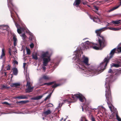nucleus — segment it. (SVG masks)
<instances>
[{
	"instance_id": "nucleus-1",
	"label": "nucleus",
	"mask_w": 121,
	"mask_h": 121,
	"mask_svg": "<svg viewBox=\"0 0 121 121\" xmlns=\"http://www.w3.org/2000/svg\"><path fill=\"white\" fill-rule=\"evenodd\" d=\"M104 29V28L96 30L95 31L97 36H98V43L96 44V45H97L98 46H93V48L94 49L96 50L101 49L107 45V41L105 38L103 36L100 35L101 32L105 30V29Z\"/></svg>"
},
{
	"instance_id": "nucleus-2",
	"label": "nucleus",
	"mask_w": 121,
	"mask_h": 121,
	"mask_svg": "<svg viewBox=\"0 0 121 121\" xmlns=\"http://www.w3.org/2000/svg\"><path fill=\"white\" fill-rule=\"evenodd\" d=\"M105 85L106 89L105 96L106 101L110 110L111 111L113 112L112 107L113 106L111 103L112 102V99L110 88L111 86V82L109 81L108 82L106 81Z\"/></svg>"
},
{
	"instance_id": "nucleus-3",
	"label": "nucleus",
	"mask_w": 121,
	"mask_h": 121,
	"mask_svg": "<svg viewBox=\"0 0 121 121\" xmlns=\"http://www.w3.org/2000/svg\"><path fill=\"white\" fill-rule=\"evenodd\" d=\"M109 61L107 58H105L104 60V62L100 64V66L97 69H91V70L95 72L100 73L103 71L105 69Z\"/></svg>"
},
{
	"instance_id": "nucleus-4",
	"label": "nucleus",
	"mask_w": 121,
	"mask_h": 121,
	"mask_svg": "<svg viewBox=\"0 0 121 121\" xmlns=\"http://www.w3.org/2000/svg\"><path fill=\"white\" fill-rule=\"evenodd\" d=\"M71 97L74 100L73 102H75L76 101L77 98H78L80 101L82 102H83L84 99H85V97L80 94H75L74 95H72Z\"/></svg>"
},
{
	"instance_id": "nucleus-5",
	"label": "nucleus",
	"mask_w": 121,
	"mask_h": 121,
	"mask_svg": "<svg viewBox=\"0 0 121 121\" xmlns=\"http://www.w3.org/2000/svg\"><path fill=\"white\" fill-rule=\"evenodd\" d=\"M117 50L118 52H119V50L120 52H121V47L118 48L117 49L116 48H114L111 51L109 54V56H107L106 57L109 61L111 58L112 57Z\"/></svg>"
},
{
	"instance_id": "nucleus-6",
	"label": "nucleus",
	"mask_w": 121,
	"mask_h": 121,
	"mask_svg": "<svg viewBox=\"0 0 121 121\" xmlns=\"http://www.w3.org/2000/svg\"><path fill=\"white\" fill-rule=\"evenodd\" d=\"M54 84L52 86H51L52 88H55L57 87L60 85L59 84H57L56 83V82L54 81L49 83H46L42 84L41 86H43L44 85H47L48 86H50Z\"/></svg>"
},
{
	"instance_id": "nucleus-7",
	"label": "nucleus",
	"mask_w": 121,
	"mask_h": 121,
	"mask_svg": "<svg viewBox=\"0 0 121 121\" xmlns=\"http://www.w3.org/2000/svg\"><path fill=\"white\" fill-rule=\"evenodd\" d=\"M77 61L79 63L83 62L87 66H88L90 65L88 63L89 59L87 57H84L83 61H82V59L79 57Z\"/></svg>"
},
{
	"instance_id": "nucleus-8",
	"label": "nucleus",
	"mask_w": 121,
	"mask_h": 121,
	"mask_svg": "<svg viewBox=\"0 0 121 121\" xmlns=\"http://www.w3.org/2000/svg\"><path fill=\"white\" fill-rule=\"evenodd\" d=\"M111 67H114L116 68H117L119 67H121V57H120V59L118 60L117 63H112L111 65ZM120 69H121V68Z\"/></svg>"
},
{
	"instance_id": "nucleus-9",
	"label": "nucleus",
	"mask_w": 121,
	"mask_h": 121,
	"mask_svg": "<svg viewBox=\"0 0 121 121\" xmlns=\"http://www.w3.org/2000/svg\"><path fill=\"white\" fill-rule=\"evenodd\" d=\"M43 59V65L47 66L48 64L50 61L51 59L49 57H47L46 58H44Z\"/></svg>"
},
{
	"instance_id": "nucleus-10",
	"label": "nucleus",
	"mask_w": 121,
	"mask_h": 121,
	"mask_svg": "<svg viewBox=\"0 0 121 121\" xmlns=\"http://www.w3.org/2000/svg\"><path fill=\"white\" fill-rule=\"evenodd\" d=\"M84 44L85 45H86L87 48H89L90 47H91L93 49H94L93 48V46H98L97 45H96V44H93L92 43H90L88 41H87L85 42Z\"/></svg>"
},
{
	"instance_id": "nucleus-11",
	"label": "nucleus",
	"mask_w": 121,
	"mask_h": 121,
	"mask_svg": "<svg viewBox=\"0 0 121 121\" xmlns=\"http://www.w3.org/2000/svg\"><path fill=\"white\" fill-rule=\"evenodd\" d=\"M81 2V0H75L73 5L76 7H79L80 8V6L79 5Z\"/></svg>"
},
{
	"instance_id": "nucleus-12",
	"label": "nucleus",
	"mask_w": 121,
	"mask_h": 121,
	"mask_svg": "<svg viewBox=\"0 0 121 121\" xmlns=\"http://www.w3.org/2000/svg\"><path fill=\"white\" fill-rule=\"evenodd\" d=\"M12 0H7L8 6L9 8L11 9V10L13 9V7L14 6L12 2Z\"/></svg>"
},
{
	"instance_id": "nucleus-13",
	"label": "nucleus",
	"mask_w": 121,
	"mask_h": 121,
	"mask_svg": "<svg viewBox=\"0 0 121 121\" xmlns=\"http://www.w3.org/2000/svg\"><path fill=\"white\" fill-rule=\"evenodd\" d=\"M51 78L50 77H49L47 75H43L42 76V77L40 78V80H41L42 79H43L45 80H50Z\"/></svg>"
},
{
	"instance_id": "nucleus-14",
	"label": "nucleus",
	"mask_w": 121,
	"mask_h": 121,
	"mask_svg": "<svg viewBox=\"0 0 121 121\" xmlns=\"http://www.w3.org/2000/svg\"><path fill=\"white\" fill-rule=\"evenodd\" d=\"M15 98L19 99H28V97L26 95H22L17 96Z\"/></svg>"
},
{
	"instance_id": "nucleus-15",
	"label": "nucleus",
	"mask_w": 121,
	"mask_h": 121,
	"mask_svg": "<svg viewBox=\"0 0 121 121\" xmlns=\"http://www.w3.org/2000/svg\"><path fill=\"white\" fill-rule=\"evenodd\" d=\"M34 88V87H28L25 90V92L26 93L31 92L33 91Z\"/></svg>"
},
{
	"instance_id": "nucleus-16",
	"label": "nucleus",
	"mask_w": 121,
	"mask_h": 121,
	"mask_svg": "<svg viewBox=\"0 0 121 121\" xmlns=\"http://www.w3.org/2000/svg\"><path fill=\"white\" fill-rule=\"evenodd\" d=\"M80 49L81 50H84L85 49L88 48L86 45H85V44L83 43L81 44V45L80 46Z\"/></svg>"
},
{
	"instance_id": "nucleus-17",
	"label": "nucleus",
	"mask_w": 121,
	"mask_h": 121,
	"mask_svg": "<svg viewBox=\"0 0 121 121\" xmlns=\"http://www.w3.org/2000/svg\"><path fill=\"white\" fill-rule=\"evenodd\" d=\"M51 113V112L50 110H48L44 112H43V114L44 116L46 117L48 115L50 114Z\"/></svg>"
},
{
	"instance_id": "nucleus-18",
	"label": "nucleus",
	"mask_w": 121,
	"mask_h": 121,
	"mask_svg": "<svg viewBox=\"0 0 121 121\" xmlns=\"http://www.w3.org/2000/svg\"><path fill=\"white\" fill-rule=\"evenodd\" d=\"M5 55L4 48H2V52L1 56H0V59H2L3 57L5 56Z\"/></svg>"
},
{
	"instance_id": "nucleus-19",
	"label": "nucleus",
	"mask_w": 121,
	"mask_h": 121,
	"mask_svg": "<svg viewBox=\"0 0 121 121\" xmlns=\"http://www.w3.org/2000/svg\"><path fill=\"white\" fill-rule=\"evenodd\" d=\"M26 79L27 80L26 86H27V87H31L30 82L29 81L30 78L29 77H28V78L27 77Z\"/></svg>"
},
{
	"instance_id": "nucleus-20",
	"label": "nucleus",
	"mask_w": 121,
	"mask_h": 121,
	"mask_svg": "<svg viewBox=\"0 0 121 121\" xmlns=\"http://www.w3.org/2000/svg\"><path fill=\"white\" fill-rule=\"evenodd\" d=\"M42 97V95H40L35 97L32 98H31V99L35 100H38L41 99Z\"/></svg>"
},
{
	"instance_id": "nucleus-21",
	"label": "nucleus",
	"mask_w": 121,
	"mask_h": 121,
	"mask_svg": "<svg viewBox=\"0 0 121 121\" xmlns=\"http://www.w3.org/2000/svg\"><path fill=\"white\" fill-rule=\"evenodd\" d=\"M13 74L15 75H17L18 73V71L17 69L16 68H13Z\"/></svg>"
},
{
	"instance_id": "nucleus-22",
	"label": "nucleus",
	"mask_w": 121,
	"mask_h": 121,
	"mask_svg": "<svg viewBox=\"0 0 121 121\" xmlns=\"http://www.w3.org/2000/svg\"><path fill=\"white\" fill-rule=\"evenodd\" d=\"M29 102L28 100L21 101H17V103H21L22 104H25L28 103Z\"/></svg>"
},
{
	"instance_id": "nucleus-23",
	"label": "nucleus",
	"mask_w": 121,
	"mask_h": 121,
	"mask_svg": "<svg viewBox=\"0 0 121 121\" xmlns=\"http://www.w3.org/2000/svg\"><path fill=\"white\" fill-rule=\"evenodd\" d=\"M48 53V52H45L42 55L41 57L42 59L44 58H46Z\"/></svg>"
},
{
	"instance_id": "nucleus-24",
	"label": "nucleus",
	"mask_w": 121,
	"mask_h": 121,
	"mask_svg": "<svg viewBox=\"0 0 121 121\" xmlns=\"http://www.w3.org/2000/svg\"><path fill=\"white\" fill-rule=\"evenodd\" d=\"M16 25L17 28V32L19 34H21L22 33V28L21 27H20L19 28H18V24H17V25L16 24Z\"/></svg>"
},
{
	"instance_id": "nucleus-25",
	"label": "nucleus",
	"mask_w": 121,
	"mask_h": 121,
	"mask_svg": "<svg viewBox=\"0 0 121 121\" xmlns=\"http://www.w3.org/2000/svg\"><path fill=\"white\" fill-rule=\"evenodd\" d=\"M120 4L118 5V6H115L114 7H113L112 9H111V10H110V11H111L117 8H118V7H119L121 5V0H120Z\"/></svg>"
},
{
	"instance_id": "nucleus-26",
	"label": "nucleus",
	"mask_w": 121,
	"mask_h": 121,
	"mask_svg": "<svg viewBox=\"0 0 121 121\" xmlns=\"http://www.w3.org/2000/svg\"><path fill=\"white\" fill-rule=\"evenodd\" d=\"M115 115L116 116V119L118 121H121V118L119 116L117 111V112H116Z\"/></svg>"
},
{
	"instance_id": "nucleus-27",
	"label": "nucleus",
	"mask_w": 121,
	"mask_h": 121,
	"mask_svg": "<svg viewBox=\"0 0 121 121\" xmlns=\"http://www.w3.org/2000/svg\"><path fill=\"white\" fill-rule=\"evenodd\" d=\"M53 91H52V92L51 93H50L49 94L48 96H47L45 98V99H44V101H46L48 99H49L51 97V95L52 93L53 92Z\"/></svg>"
},
{
	"instance_id": "nucleus-28",
	"label": "nucleus",
	"mask_w": 121,
	"mask_h": 121,
	"mask_svg": "<svg viewBox=\"0 0 121 121\" xmlns=\"http://www.w3.org/2000/svg\"><path fill=\"white\" fill-rule=\"evenodd\" d=\"M93 21L95 22H97L96 20H98V21L100 22V20H99V19L98 17H93Z\"/></svg>"
},
{
	"instance_id": "nucleus-29",
	"label": "nucleus",
	"mask_w": 121,
	"mask_h": 121,
	"mask_svg": "<svg viewBox=\"0 0 121 121\" xmlns=\"http://www.w3.org/2000/svg\"><path fill=\"white\" fill-rule=\"evenodd\" d=\"M121 20H120L118 21H113L112 22V23L113 24H118L120 23L121 22Z\"/></svg>"
},
{
	"instance_id": "nucleus-30",
	"label": "nucleus",
	"mask_w": 121,
	"mask_h": 121,
	"mask_svg": "<svg viewBox=\"0 0 121 121\" xmlns=\"http://www.w3.org/2000/svg\"><path fill=\"white\" fill-rule=\"evenodd\" d=\"M114 28L113 27H104V29H105V30L108 29H109L110 30H113L114 29Z\"/></svg>"
},
{
	"instance_id": "nucleus-31",
	"label": "nucleus",
	"mask_w": 121,
	"mask_h": 121,
	"mask_svg": "<svg viewBox=\"0 0 121 121\" xmlns=\"http://www.w3.org/2000/svg\"><path fill=\"white\" fill-rule=\"evenodd\" d=\"M3 28L4 30H9V27L7 25L4 26Z\"/></svg>"
},
{
	"instance_id": "nucleus-32",
	"label": "nucleus",
	"mask_w": 121,
	"mask_h": 121,
	"mask_svg": "<svg viewBox=\"0 0 121 121\" xmlns=\"http://www.w3.org/2000/svg\"><path fill=\"white\" fill-rule=\"evenodd\" d=\"M32 56L33 58L35 60H37L38 59L37 55L36 54L33 55Z\"/></svg>"
},
{
	"instance_id": "nucleus-33",
	"label": "nucleus",
	"mask_w": 121,
	"mask_h": 121,
	"mask_svg": "<svg viewBox=\"0 0 121 121\" xmlns=\"http://www.w3.org/2000/svg\"><path fill=\"white\" fill-rule=\"evenodd\" d=\"M86 120L85 117H82L81 118L80 121H85Z\"/></svg>"
},
{
	"instance_id": "nucleus-34",
	"label": "nucleus",
	"mask_w": 121,
	"mask_h": 121,
	"mask_svg": "<svg viewBox=\"0 0 121 121\" xmlns=\"http://www.w3.org/2000/svg\"><path fill=\"white\" fill-rule=\"evenodd\" d=\"M14 85L15 87H17L18 86H20V83H14Z\"/></svg>"
},
{
	"instance_id": "nucleus-35",
	"label": "nucleus",
	"mask_w": 121,
	"mask_h": 121,
	"mask_svg": "<svg viewBox=\"0 0 121 121\" xmlns=\"http://www.w3.org/2000/svg\"><path fill=\"white\" fill-rule=\"evenodd\" d=\"M21 36L24 39H25L27 37L25 35V33L22 34L21 35Z\"/></svg>"
},
{
	"instance_id": "nucleus-36",
	"label": "nucleus",
	"mask_w": 121,
	"mask_h": 121,
	"mask_svg": "<svg viewBox=\"0 0 121 121\" xmlns=\"http://www.w3.org/2000/svg\"><path fill=\"white\" fill-rule=\"evenodd\" d=\"M27 53L28 55H30V49H27Z\"/></svg>"
},
{
	"instance_id": "nucleus-37",
	"label": "nucleus",
	"mask_w": 121,
	"mask_h": 121,
	"mask_svg": "<svg viewBox=\"0 0 121 121\" xmlns=\"http://www.w3.org/2000/svg\"><path fill=\"white\" fill-rule=\"evenodd\" d=\"M2 104H6L8 105H10V104H9L8 103L6 102H2Z\"/></svg>"
},
{
	"instance_id": "nucleus-38",
	"label": "nucleus",
	"mask_w": 121,
	"mask_h": 121,
	"mask_svg": "<svg viewBox=\"0 0 121 121\" xmlns=\"http://www.w3.org/2000/svg\"><path fill=\"white\" fill-rule=\"evenodd\" d=\"M53 106V105L50 103H49L47 105V107H52Z\"/></svg>"
},
{
	"instance_id": "nucleus-39",
	"label": "nucleus",
	"mask_w": 121,
	"mask_h": 121,
	"mask_svg": "<svg viewBox=\"0 0 121 121\" xmlns=\"http://www.w3.org/2000/svg\"><path fill=\"white\" fill-rule=\"evenodd\" d=\"M6 68L7 70H10V66L9 65H8L6 67Z\"/></svg>"
},
{
	"instance_id": "nucleus-40",
	"label": "nucleus",
	"mask_w": 121,
	"mask_h": 121,
	"mask_svg": "<svg viewBox=\"0 0 121 121\" xmlns=\"http://www.w3.org/2000/svg\"><path fill=\"white\" fill-rule=\"evenodd\" d=\"M30 46L31 48H33L34 46V45L33 43H32L30 45Z\"/></svg>"
},
{
	"instance_id": "nucleus-41",
	"label": "nucleus",
	"mask_w": 121,
	"mask_h": 121,
	"mask_svg": "<svg viewBox=\"0 0 121 121\" xmlns=\"http://www.w3.org/2000/svg\"><path fill=\"white\" fill-rule=\"evenodd\" d=\"M121 72L119 71L116 73L115 74V75H116V76H118L119 75L121 74Z\"/></svg>"
},
{
	"instance_id": "nucleus-42",
	"label": "nucleus",
	"mask_w": 121,
	"mask_h": 121,
	"mask_svg": "<svg viewBox=\"0 0 121 121\" xmlns=\"http://www.w3.org/2000/svg\"><path fill=\"white\" fill-rule=\"evenodd\" d=\"M45 66H46L44 65H43V66L42 67V69L44 72L45 71L46 69V67H45Z\"/></svg>"
},
{
	"instance_id": "nucleus-43",
	"label": "nucleus",
	"mask_w": 121,
	"mask_h": 121,
	"mask_svg": "<svg viewBox=\"0 0 121 121\" xmlns=\"http://www.w3.org/2000/svg\"><path fill=\"white\" fill-rule=\"evenodd\" d=\"M121 28H114V29L113 31H118Z\"/></svg>"
},
{
	"instance_id": "nucleus-44",
	"label": "nucleus",
	"mask_w": 121,
	"mask_h": 121,
	"mask_svg": "<svg viewBox=\"0 0 121 121\" xmlns=\"http://www.w3.org/2000/svg\"><path fill=\"white\" fill-rule=\"evenodd\" d=\"M91 121H96L95 118L93 116L91 117Z\"/></svg>"
},
{
	"instance_id": "nucleus-45",
	"label": "nucleus",
	"mask_w": 121,
	"mask_h": 121,
	"mask_svg": "<svg viewBox=\"0 0 121 121\" xmlns=\"http://www.w3.org/2000/svg\"><path fill=\"white\" fill-rule=\"evenodd\" d=\"M13 39L14 41V42L17 41V39L15 36H14L13 38Z\"/></svg>"
},
{
	"instance_id": "nucleus-46",
	"label": "nucleus",
	"mask_w": 121,
	"mask_h": 121,
	"mask_svg": "<svg viewBox=\"0 0 121 121\" xmlns=\"http://www.w3.org/2000/svg\"><path fill=\"white\" fill-rule=\"evenodd\" d=\"M113 71L112 70L110 69H109L108 71V73H113Z\"/></svg>"
},
{
	"instance_id": "nucleus-47",
	"label": "nucleus",
	"mask_w": 121,
	"mask_h": 121,
	"mask_svg": "<svg viewBox=\"0 0 121 121\" xmlns=\"http://www.w3.org/2000/svg\"><path fill=\"white\" fill-rule=\"evenodd\" d=\"M2 88H4V89H5L6 88H7V87L6 86H5L4 85H3L2 86Z\"/></svg>"
},
{
	"instance_id": "nucleus-48",
	"label": "nucleus",
	"mask_w": 121,
	"mask_h": 121,
	"mask_svg": "<svg viewBox=\"0 0 121 121\" xmlns=\"http://www.w3.org/2000/svg\"><path fill=\"white\" fill-rule=\"evenodd\" d=\"M14 64H16L17 65L18 64V62L16 60H15L14 61Z\"/></svg>"
},
{
	"instance_id": "nucleus-49",
	"label": "nucleus",
	"mask_w": 121,
	"mask_h": 121,
	"mask_svg": "<svg viewBox=\"0 0 121 121\" xmlns=\"http://www.w3.org/2000/svg\"><path fill=\"white\" fill-rule=\"evenodd\" d=\"M87 2H82V4H83L84 5H85L87 4Z\"/></svg>"
},
{
	"instance_id": "nucleus-50",
	"label": "nucleus",
	"mask_w": 121,
	"mask_h": 121,
	"mask_svg": "<svg viewBox=\"0 0 121 121\" xmlns=\"http://www.w3.org/2000/svg\"><path fill=\"white\" fill-rule=\"evenodd\" d=\"M79 67V68H80L81 69H82L83 70H84V69L85 68V67L84 66H83L81 68L80 67V66H78Z\"/></svg>"
},
{
	"instance_id": "nucleus-51",
	"label": "nucleus",
	"mask_w": 121,
	"mask_h": 121,
	"mask_svg": "<svg viewBox=\"0 0 121 121\" xmlns=\"http://www.w3.org/2000/svg\"><path fill=\"white\" fill-rule=\"evenodd\" d=\"M10 86L12 87H15L14 83L11 84L10 85Z\"/></svg>"
},
{
	"instance_id": "nucleus-52",
	"label": "nucleus",
	"mask_w": 121,
	"mask_h": 121,
	"mask_svg": "<svg viewBox=\"0 0 121 121\" xmlns=\"http://www.w3.org/2000/svg\"><path fill=\"white\" fill-rule=\"evenodd\" d=\"M94 8H95V9L96 10H98V7H97L96 6H95V7H94Z\"/></svg>"
},
{
	"instance_id": "nucleus-53",
	"label": "nucleus",
	"mask_w": 121,
	"mask_h": 121,
	"mask_svg": "<svg viewBox=\"0 0 121 121\" xmlns=\"http://www.w3.org/2000/svg\"><path fill=\"white\" fill-rule=\"evenodd\" d=\"M17 41L14 42V46H16L17 44Z\"/></svg>"
},
{
	"instance_id": "nucleus-54",
	"label": "nucleus",
	"mask_w": 121,
	"mask_h": 121,
	"mask_svg": "<svg viewBox=\"0 0 121 121\" xmlns=\"http://www.w3.org/2000/svg\"><path fill=\"white\" fill-rule=\"evenodd\" d=\"M7 72H4V76H6L7 77Z\"/></svg>"
},
{
	"instance_id": "nucleus-55",
	"label": "nucleus",
	"mask_w": 121,
	"mask_h": 121,
	"mask_svg": "<svg viewBox=\"0 0 121 121\" xmlns=\"http://www.w3.org/2000/svg\"><path fill=\"white\" fill-rule=\"evenodd\" d=\"M11 49L10 48H9V52H11Z\"/></svg>"
},
{
	"instance_id": "nucleus-56",
	"label": "nucleus",
	"mask_w": 121,
	"mask_h": 121,
	"mask_svg": "<svg viewBox=\"0 0 121 121\" xmlns=\"http://www.w3.org/2000/svg\"><path fill=\"white\" fill-rule=\"evenodd\" d=\"M26 65V63H23V67H24V68L25 67Z\"/></svg>"
},
{
	"instance_id": "nucleus-57",
	"label": "nucleus",
	"mask_w": 121,
	"mask_h": 121,
	"mask_svg": "<svg viewBox=\"0 0 121 121\" xmlns=\"http://www.w3.org/2000/svg\"><path fill=\"white\" fill-rule=\"evenodd\" d=\"M81 108H82V111H83L84 110H83V106H81Z\"/></svg>"
},
{
	"instance_id": "nucleus-58",
	"label": "nucleus",
	"mask_w": 121,
	"mask_h": 121,
	"mask_svg": "<svg viewBox=\"0 0 121 121\" xmlns=\"http://www.w3.org/2000/svg\"><path fill=\"white\" fill-rule=\"evenodd\" d=\"M9 54L10 55V56H11V52H9Z\"/></svg>"
},
{
	"instance_id": "nucleus-59",
	"label": "nucleus",
	"mask_w": 121,
	"mask_h": 121,
	"mask_svg": "<svg viewBox=\"0 0 121 121\" xmlns=\"http://www.w3.org/2000/svg\"><path fill=\"white\" fill-rule=\"evenodd\" d=\"M109 23H107V25L106 26H109Z\"/></svg>"
},
{
	"instance_id": "nucleus-60",
	"label": "nucleus",
	"mask_w": 121,
	"mask_h": 121,
	"mask_svg": "<svg viewBox=\"0 0 121 121\" xmlns=\"http://www.w3.org/2000/svg\"><path fill=\"white\" fill-rule=\"evenodd\" d=\"M63 119V118H62L61 119V120H60V121H62V120Z\"/></svg>"
},
{
	"instance_id": "nucleus-61",
	"label": "nucleus",
	"mask_w": 121,
	"mask_h": 121,
	"mask_svg": "<svg viewBox=\"0 0 121 121\" xmlns=\"http://www.w3.org/2000/svg\"><path fill=\"white\" fill-rule=\"evenodd\" d=\"M96 109H97L96 108H93V109H93V110H94V109L96 110Z\"/></svg>"
},
{
	"instance_id": "nucleus-62",
	"label": "nucleus",
	"mask_w": 121,
	"mask_h": 121,
	"mask_svg": "<svg viewBox=\"0 0 121 121\" xmlns=\"http://www.w3.org/2000/svg\"><path fill=\"white\" fill-rule=\"evenodd\" d=\"M66 120V119H64V121H65Z\"/></svg>"
},
{
	"instance_id": "nucleus-63",
	"label": "nucleus",
	"mask_w": 121,
	"mask_h": 121,
	"mask_svg": "<svg viewBox=\"0 0 121 121\" xmlns=\"http://www.w3.org/2000/svg\"><path fill=\"white\" fill-rule=\"evenodd\" d=\"M88 6L89 7H90V5H88Z\"/></svg>"
},
{
	"instance_id": "nucleus-64",
	"label": "nucleus",
	"mask_w": 121,
	"mask_h": 121,
	"mask_svg": "<svg viewBox=\"0 0 121 121\" xmlns=\"http://www.w3.org/2000/svg\"><path fill=\"white\" fill-rule=\"evenodd\" d=\"M11 17H12V18H13V17H12V15H11Z\"/></svg>"
}]
</instances>
